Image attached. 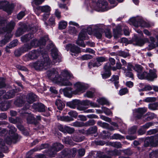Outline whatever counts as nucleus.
Returning a JSON list of instances; mask_svg holds the SVG:
<instances>
[{"instance_id": "f257e3e1", "label": "nucleus", "mask_w": 158, "mask_h": 158, "mask_svg": "<svg viewBox=\"0 0 158 158\" xmlns=\"http://www.w3.org/2000/svg\"><path fill=\"white\" fill-rule=\"evenodd\" d=\"M47 75L54 83L63 86H71L72 85L69 79L73 78V76L69 71L66 70H62L60 76L57 69L51 68L47 71Z\"/></svg>"}, {"instance_id": "f03ea898", "label": "nucleus", "mask_w": 158, "mask_h": 158, "mask_svg": "<svg viewBox=\"0 0 158 158\" xmlns=\"http://www.w3.org/2000/svg\"><path fill=\"white\" fill-rule=\"evenodd\" d=\"M73 90L72 88L66 87L63 89L64 95L68 97H72V94H79L85 92L89 88V85L83 82L77 81L73 84Z\"/></svg>"}, {"instance_id": "7ed1b4c3", "label": "nucleus", "mask_w": 158, "mask_h": 158, "mask_svg": "<svg viewBox=\"0 0 158 158\" xmlns=\"http://www.w3.org/2000/svg\"><path fill=\"white\" fill-rule=\"evenodd\" d=\"M45 40L43 38L41 39L40 41H38L36 39H34L31 41L30 46L29 45H25L23 47L16 50L14 52V54L16 56H19L21 55L22 52L30 49L32 47L41 46L45 45Z\"/></svg>"}, {"instance_id": "20e7f679", "label": "nucleus", "mask_w": 158, "mask_h": 158, "mask_svg": "<svg viewBox=\"0 0 158 158\" xmlns=\"http://www.w3.org/2000/svg\"><path fill=\"white\" fill-rule=\"evenodd\" d=\"M43 59L32 63V65L37 70H46L50 67L53 63L51 62L47 54L43 55Z\"/></svg>"}, {"instance_id": "39448f33", "label": "nucleus", "mask_w": 158, "mask_h": 158, "mask_svg": "<svg viewBox=\"0 0 158 158\" xmlns=\"http://www.w3.org/2000/svg\"><path fill=\"white\" fill-rule=\"evenodd\" d=\"M15 25V23L13 21H11L6 26V28H2V31L7 32L8 35H6L5 39L0 41V46H2L4 45L6 43L8 42L10 39L12 37V35L10 33L11 31L13 29Z\"/></svg>"}, {"instance_id": "423d86ee", "label": "nucleus", "mask_w": 158, "mask_h": 158, "mask_svg": "<svg viewBox=\"0 0 158 158\" xmlns=\"http://www.w3.org/2000/svg\"><path fill=\"white\" fill-rule=\"evenodd\" d=\"M81 28L82 29L79 34L78 39L76 41V44L80 46L85 47V45L83 40L87 38V32L89 27L86 26V27H85V26H81Z\"/></svg>"}, {"instance_id": "0eeeda50", "label": "nucleus", "mask_w": 158, "mask_h": 158, "mask_svg": "<svg viewBox=\"0 0 158 158\" xmlns=\"http://www.w3.org/2000/svg\"><path fill=\"white\" fill-rule=\"evenodd\" d=\"M130 24L137 27L139 26L143 27H149L150 25L140 17H133L130 19Z\"/></svg>"}, {"instance_id": "6e6552de", "label": "nucleus", "mask_w": 158, "mask_h": 158, "mask_svg": "<svg viewBox=\"0 0 158 158\" xmlns=\"http://www.w3.org/2000/svg\"><path fill=\"white\" fill-rule=\"evenodd\" d=\"M10 129L9 133L5 136V141L8 143L13 142L14 140H16L18 138V135L15 133L16 131V128L12 125H10L8 126Z\"/></svg>"}, {"instance_id": "1a4fd4ad", "label": "nucleus", "mask_w": 158, "mask_h": 158, "mask_svg": "<svg viewBox=\"0 0 158 158\" xmlns=\"http://www.w3.org/2000/svg\"><path fill=\"white\" fill-rule=\"evenodd\" d=\"M15 6L14 4H10L6 0H0V9L6 12L8 14L12 12Z\"/></svg>"}, {"instance_id": "9d476101", "label": "nucleus", "mask_w": 158, "mask_h": 158, "mask_svg": "<svg viewBox=\"0 0 158 158\" xmlns=\"http://www.w3.org/2000/svg\"><path fill=\"white\" fill-rule=\"evenodd\" d=\"M49 49H50L51 52V55L53 58V64L59 63L61 60V59L58 52V51L52 43H51Z\"/></svg>"}, {"instance_id": "9b49d317", "label": "nucleus", "mask_w": 158, "mask_h": 158, "mask_svg": "<svg viewBox=\"0 0 158 158\" xmlns=\"http://www.w3.org/2000/svg\"><path fill=\"white\" fill-rule=\"evenodd\" d=\"M110 9L107 2L105 0H98L94 7V9L97 11L101 12L106 11Z\"/></svg>"}, {"instance_id": "f8f14e48", "label": "nucleus", "mask_w": 158, "mask_h": 158, "mask_svg": "<svg viewBox=\"0 0 158 158\" xmlns=\"http://www.w3.org/2000/svg\"><path fill=\"white\" fill-rule=\"evenodd\" d=\"M20 91V89L15 88V89L9 91L4 95V91L3 90H0V101H2L3 99H8L13 98L16 92Z\"/></svg>"}, {"instance_id": "ddd939ff", "label": "nucleus", "mask_w": 158, "mask_h": 158, "mask_svg": "<svg viewBox=\"0 0 158 158\" xmlns=\"http://www.w3.org/2000/svg\"><path fill=\"white\" fill-rule=\"evenodd\" d=\"M65 48L67 51L70 50V53L73 56H77L81 52L80 48L74 44H69L66 45Z\"/></svg>"}, {"instance_id": "4468645a", "label": "nucleus", "mask_w": 158, "mask_h": 158, "mask_svg": "<svg viewBox=\"0 0 158 158\" xmlns=\"http://www.w3.org/2000/svg\"><path fill=\"white\" fill-rule=\"evenodd\" d=\"M40 54V52L39 50H32L23 56V60L25 61H27L30 59H36L39 56Z\"/></svg>"}, {"instance_id": "2eb2a0df", "label": "nucleus", "mask_w": 158, "mask_h": 158, "mask_svg": "<svg viewBox=\"0 0 158 158\" xmlns=\"http://www.w3.org/2000/svg\"><path fill=\"white\" fill-rule=\"evenodd\" d=\"M158 144V135L154 136L147 137L145 141V145L146 146L151 145L156 146Z\"/></svg>"}, {"instance_id": "dca6fc26", "label": "nucleus", "mask_w": 158, "mask_h": 158, "mask_svg": "<svg viewBox=\"0 0 158 158\" xmlns=\"http://www.w3.org/2000/svg\"><path fill=\"white\" fill-rule=\"evenodd\" d=\"M37 96L33 93L28 94L26 97L27 103H26L25 107L23 108L27 109H29L30 108L29 104H31L34 102L36 100Z\"/></svg>"}, {"instance_id": "f3484780", "label": "nucleus", "mask_w": 158, "mask_h": 158, "mask_svg": "<svg viewBox=\"0 0 158 158\" xmlns=\"http://www.w3.org/2000/svg\"><path fill=\"white\" fill-rule=\"evenodd\" d=\"M135 31L143 37L142 38H138L136 40V44L137 45L140 46H142L145 43L148 41V39L144 37L143 32L141 30H135Z\"/></svg>"}, {"instance_id": "a211bd4d", "label": "nucleus", "mask_w": 158, "mask_h": 158, "mask_svg": "<svg viewBox=\"0 0 158 158\" xmlns=\"http://www.w3.org/2000/svg\"><path fill=\"white\" fill-rule=\"evenodd\" d=\"M27 110L26 109L23 108L19 111V112L22 115H23V114H25V116L27 117V121L28 123H33L35 121V118L32 114H28L26 112V110Z\"/></svg>"}, {"instance_id": "6ab92c4d", "label": "nucleus", "mask_w": 158, "mask_h": 158, "mask_svg": "<svg viewBox=\"0 0 158 158\" xmlns=\"http://www.w3.org/2000/svg\"><path fill=\"white\" fill-rule=\"evenodd\" d=\"M80 105L82 106H78L77 109L80 111H83L84 112L88 113L89 112V110H86L88 108L89 105V101L88 100H85L81 101Z\"/></svg>"}, {"instance_id": "aec40b11", "label": "nucleus", "mask_w": 158, "mask_h": 158, "mask_svg": "<svg viewBox=\"0 0 158 158\" xmlns=\"http://www.w3.org/2000/svg\"><path fill=\"white\" fill-rule=\"evenodd\" d=\"M157 71L156 69H150L149 73H147V77L146 79L150 81H153L154 80L157 78V76L156 74Z\"/></svg>"}, {"instance_id": "412c9836", "label": "nucleus", "mask_w": 158, "mask_h": 158, "mask_svg": "<svg viewBox=\"0 0 158 158\" xmlns=\"http://www.w3.org/2000/svg\"><path fill=\"white\" fill-rule=\"evenodd\" d=\"M111 68V67L109 63H106L104 67L105 72L103 73L102 74L103 78H107L110 76L111 72L110 70Z\"/></svg>"}, {"instance_id": "4be33fe9", "label": "nucleus", "mask_w": 158, "mask_h": 158, "mask_svg": "<svg viewBox=\"0 0 158 158\" xmlns=\"http://www.w3.org/2000/svg\"><path fill=\"white\" fill-rule=\"evenodd\" d=\"M90 154L92 156L96 158H110L109 156H107L105 154L100 151L96 152H91ZM119 158H130L129 157H120Z\"/></svg>"}, {"instance_id": "5701e85b", "label": "nucleus", "mask_w": 158, "mask_h": 158, "mask_svg": "<svg viewBox=\"0 0 158 158\" xmlns=\"http://www.w3.org/2000/svg\"><path fill=\"white\" fill-rule=\"evenodd\" d=\"M147 111V109L146 108H139L134 110L133 112L134 115L138 119H140L142 115Z\"/></svg>"}, {"instance_id": "b1692460", "label": "nucleus", "mask_w": 158, "mask_h": 158, "mask_svg": "<svg viewBox=\"0 0 158 158\" xmlns=\"http://www.w3.org/2000/svg\"><path fill=\"white\" fill-rule=\"evenodd\" d=\"M32 108L39 112H44L45 110V106L41 103H34L32 106Z\"/></svg>"}, {"instance_id": "393cba45", "label": "nucleus", "mask_w": 158, "mask_h": 158, "mask_svg": "<svg viewBox=\"0 0 158 158\" xmlns=\"http://www.w3.org/2000/svg\"><path fill=\"white\" fill-rule=\"evenodd\" d=\"M63 148V146L59 143H54L52 148V150H53L54 152L52 154H50V156L52 157H53L56 152L59 151Z\"/></svg>"}, {"instance_id": "a878e982", "label": "nucleus", "mask_w": 158, "mask_h": 158, "mask_svg": "<svg viewBox=\"0 0 158 158\" xmlns=\"http://www.w3.org/2000/svg\"><path fill=\"white\" fill-rule=\"evenodd\" d=\"M81 101L78 100H74L67 103V105L72 108H75L77 106L80 105Z\"/></svg>"}, {"instance_id": "bb28decb", "label": "nucleus", "mask_w": 158, "mask_h": 158, "mask_svg": "<svg viewBox=\"0 0 158 158\" xmlns=\"http://www.w3.org/2000/svg\"><path fill=\"white\" fill-rule=\"evenodd\" d=\"M122 28L120 25H118L115 29L113 30L114 37L117 38L122 34Z\"/></svg>"}, {"instance_id": "cd10ccee", "label": "nucleus", "mask_w": 158, "mask_h": 158, "mask_svg": "<svg viewBox=\"0 0 158 158\" xmlns=\"http://www.w3.org/2000/svg\"><path fill=\"white\" fill-rule=\"evenodd\" d=\"M105 58L103 57H98L96 58L97 62L94 64H89V67L91 68L92 66L94 67L95 66L98 67L100 65V63L102 62L106 61Z\"/></svg>"}, {"instance_id": "c85d7f7f", "label": "nucleus", "mask_w": 158, "mask_h": 158, "mask_svg": "<svg viewBox=\"0 0 158 158\" xmlns=\"http://www.w3.org/2000/svg\"><path fill=\"white\" fill-rule=\"evenodd\" d=\"M60 130L64 133L67 132L69 134L72 133L75 131L73 128H71L67 126H65L64 127H62Z\"/></svg>"}, {"instance_id": "c756f323", "label": "nucleus", "mask_w": 158, "mask_h": 158, "mask_svg": "<svg viewBox=\"0 0 158 158\" xmlns=\"http://www.w3.org/2000/svg\"><path fill=\"white\" fill-rule=\"evenodd\" d=\"M39 10L45 13H49L51 10V7L48 5L40 6L38 7Z\"/></svg>"}, {"instance_id": "7c9ffc66", "label": "nucleus", "mask_w": 158, "mask_h": 158, "mask_svg": "<svg viewBox=\"0 0 158 158\" xmlns=\"http://www.w3.org/2000/svg\"><path fill=\"white\" fill-rule=\"evenodd\" d=\"M33 37L34 35L33 34H28L22 36L21 37V40L23 42H26L29 41Z\"/></svg>"}, {"instance_id": "2f4dec72", "label": "nucleus", "mask_w": 158, "mask_h": 158, "mask_svg": "<svg viewBox=\"0 0 158 158\" xmlns=\"http://www.w3.org/2000/svg\"><path fill=\"white\" fill-rule=\"evenodd\" d=\"M55 105L60 110H62L65 106L64 102L60 99H58L56 101Z\"/></svg>"}, {"instance_id": "473e14b6", "label": "nucleus", "mask_w": 158, "mask_h": 158, "mask_svg": "<svg viewBox=\"0 0 158 158\" xmlns=\"http://www.w3.org/2000/svg\"><path fill=\"white\" fill-rule=\"evenodd\" d=\"M118 79L119 77L118 75H114L110 80L114 84L116 89H118L119 87Z\"/></svg>"}, {"instance_id": "72a5a7b5", "label": "nucleus", "mask_w": 158, "mask_h": 158, "mask_svg": "<svg viewBox=\"0 0 158 158\" xmlns=\"http://www.w3.org/2000/svg\"><path fill=\"white\" fill-rule=\"evenodd\" d=\"M57 119L62 121L70 122L73 120V118L68 116H57Z\"/></svg>"}, {"instance_id": "f704fd0d", "label": "nucleus", "mask_w": 158, "mask_h": 158, "mask_svg": "<svg viewBox=\"0 0 158 158\" xmlns=\"http://www.w3.org/2000/svg\"><path fill=\"white\" fill-rule=\"evenodd\" d=\"M87 122L84 123L82 122H78L76 121L73 123L71 124V125L75 127H81L84 126H88L89 125V123Z\"/></svg>"}, {"instance_id": "c9c22d12", "label": "nucleus", "mask_w": 158, "mask_h": 158, "mask_svg": "<svg viewBox=\"0 0 158 158\" xmlns=\"http://www.w3.org/2000/svg\"><path fill=\"white\" fill-rule=\"evenodd\" d=\"M67 32L71 35L75 36L77 35V31L75 27L69 26L68 27Z\"/></svg>"}, {"instance_id": "e433bc0d", "label": "nucleus", "mask_w": 158, "mask_h": 158, "mask_svg": "<svg viewBox=\"0 0 158 158\" xmlns=\"http://www.w3.org/2000/svg\"><path fill=\"white\" fill-rule=\"evenodd\" d=\"M6 148L5 146V142L2 139H0V152H4V149ZM0 156L3 157V155L2 153L0 154Z\"/></svg>"}, {"instance_id": "4c0bfd02", "label": "nucleus", "mask_w": 158, "mask_h": 158, "mask_svg": "<svg viewBox=\"0 0 158 158\" xmlns=\"http://www.w3.org/2000/svg\"><path fill=\"white\" fill-rule=\"evenodd\" d=\"M67 22L64 20H61L59 23L58 27L59 29L62 30L65 29L67 26Z\"/></svg>"}, {"instance_id": "58836bf2", "label": "nucleus", "mask_w": 158, "mask_h": 158, "mask_svg": "<svg viewBox=\"0 0 158 158\" xmlns=\"http://www.w3.org/2000/svg\"><path fill=\"white\" fill-rule=\"evenodd\" d=\"M97 101L99 104L102 105H108L109 103L108 101L106 98H103L98 99Z\"/></svg>"}, {"instance_id": "ea45409f", "label": "nucleus", "mask_w": 158, "mask_h": 158, "mask_svg": "<svg viewBox=\"0 0 158 158\" xmlns=\"http://www.w3.org/2000/svg\"><path fill=\"white\" fill-rule=\"evenodd\" d=\"M138 78L140 79H146L147 73L145 71L141 72L137 74Z\"/></svg>"}, {"instance_id": "a19ab883", "label": "nucleus", "mask_w": 158, "mask_h": 158, "mask_svg": "<svg viewBox=\"0 0 158 158\" xmlns=\"http://www.w3.org/2000/svg\"><path fill=\"white\" fill-rule=\"evenodd\" d=\"M9 108V105L6 102L3 103H0V108L3 111H5L7 110Z\"/></svg>"}, {"instance_id": "79ce46f5", "label": "nucleus", "mask_w": 158, "mask_h": 158, "mask_svg": "<svg viewBox=\"0 0 158 158\" xmlns=\"http://www.w3.org/2000/svg\"><path fill=\"white\" fill-rule=\"evenodd\" d=\"M104 31L102 29H99L94 34L95 36L98 39L101 38L102 34L103 33Z\"/></svg>"}, {"instance_id": "37998d69", "label": "nucleus", "mask_w": 158, "mask_h": 158, "mask_svg": "<svg viewBox=\"0 0 158 158\" xmlns=\"http://www.w3.org/2000/svg\"><path fill=\"white\" fill-rule=\"evenodd\" d=\"M102 109L103 113H105L106 115H111V116L112 115V112L110 109L104 106H102Z\"/></svg>"}, {"instance_id": "c03bdc74", "label": "nucleus", "mask_w": 158, "mask_h": 158, "mask_svg": "<svg viewBox=\"0 0 158 158\" xmlns=\"http://www.w3.org/2000/svg\"><path fill=\"white\" fill-rule=\"evenodd\" d=\"M97 131V127L96 126H93L91 127L89 129V135L92 134H94V137L97 135L96 133Z\"/></svg>"}, {"instance_id": "a18cd8bd", "label": "nucleus", "mask_w": 158, "mask_h": 158, "mask_svg": "<svg viewBox=\"0 0 158 158\" xmlns=\"http://www.w3.org/2000/svg\"><path fill=\"white\" fill-rule=\"evenodd\" d=\"M45 0H32L31 5L33 7H35L36 5H38L42 4Z\"/></svg>"}, {"instance_id": "49530a36", "label": "nucleus", "mask_w": 158, "mask_h": 158, "mask_svg": "<svg viewBox=\"0 0 158 158\" xmlns=\"http://www.w3.org/2000/svg\"><path fill=\"white\" fill-rule=\"evenodd\" d=\"M26 10L21 11L17 15V18L18 20L21 19L27 14Z\"/></svg>"}, {"instance_id": "de8ad7c7", "label": "nucleus", "mask_w": 158, "mask_h": 158, "mask_svg": "<svg viewBox=\"0 0 158 158\" xmlns=\"http://www.w3.org/2000/svg\"><path fill=\"white\" fill-rule=\"evenodd\" d=\"M109 144L111 146L117 148H120L122 147V145L119 142H110Z\"/></svg>"}, {"instance_id": "09e8293b", "label": "nucleus", "mask_w": 158, "mask_h": 158, "mask_svg": "<svg viewBox=\"0 0 158 158\" xmlns=\"http://www.w3.org/2000/svg\"><path fill=\"white\" fill-rule=\"evenodd\" d=\"M149 40L151 41L152 44H150L149 46V50H151L155 47V45L154 43L155 42L154 38L152 36L149 37Z\"/></svg>"}, {"instance_id": "8fccbe9b", "label": "nucleus", "mask_w": 158, "mask_h": 158, "mask_svg": "<svg viewBox=\"0 0 158 158\" xmlns=\"http://www.w3.org/2000/svg\"><path fill=\"white\" fill-rule=\"evenodd\" d=\"M145 116H147L145 121H149L153 119L154 117V114L153 113L148 112Z\"/></svg>"}, {"instance_id": "3c124183", "label": "nucleus", "mask_w": 158, "mask_h": 158, "mask_svg": "<svg viewBox=\"0 0 158 158\" xmlns=\"http://www.w3.org/2000/svg\"><path fill=\"white\" fill-rule=\"evenodd\" d=\"M25 31V29H24L22 27L20 28L17 30L15 35L16 36H19L23 34L24 32Z\"/></svg>"}, {"instance_id": "603ef678", "label": "nucleus", "mask_w": 158, "mask_h": 158, "mask_svg": "<svg viewBox=\"0 0 158 158\" xmlns=\"http://www.w3.org/2000/svg\"><path fill=\"white\" fill-rule=\"evenodd\" d=\"M154 123L152 122H149L146 123L145 124L142 126V128L143 129L146 130L148 129L150 127L154 125Z\"/></svg>"}, {"instance_id": "864d4df0", "label": "nucleus", "mask_w": 158, "mask_h": 158, "mask_svg": "<svg viewBox=\"0 0 158 158\" xmlns=\"http://www.w3.org/2000/svg\"><path fill=\"white\" fill-rule=\"evenodd\" d=\"M134 70L137 72V73H140L143 71V67L140 65L136 64L134 68Z\"/></svg>"}, {"instance_id": "5fc2aeb1", "label": "nucleus", "mask_w": 158, "mask_h": 158, "mask_svg": "<svg viewBox=\"0 0 158 158\" xmlns=\"http://www.w3.org/2000/svg\"><path fill=\"white\" fill-rule=\"evenodd\" d=\"M158 106V104L157 103L150 104L148 105V107L149 109L152 110H156Z\"/></svg>"}, {"instance_id": "6e6d98bb", "label": "nucleus", "mask_w": 158, "mask_h": 158, "mask_svg": "<svg viewBox=\"0 0 158 158\" xmlns=\"http://www.w3.org/2000/svg\"><path fill=\"white\" fill-rule=\"evenodd\" d=\"M98 124L100 126L106 129H108L109 125L108 123H106L102 122V121H100L98 122Z\"/></svg>"}, {"instance_id": "4d7b16f0", "label": "nucleus", "mask_w": 158, "mask_h": 158, "mask_svg": "<svg viewBox=\"0 0 158 158\" xmlns=\"http://www.w3.org/2000/svg\"><path fill=\"white\" fill-rule=\"evenodd\" d=\"M24 102L22 99H17L15 102V104L18 106H21Z\"/></svg>"}, {"instance_id": "13d9d810", "label": "nucleus", "mask_w": 158, "mask_h": 158, "mask_svg": "<svg viewBox=\"0 0 158 158\" xmlns=\"http://www.w3.org/2000/svg\"><path fill=\"white\" fill-rule=\"evenodd\" d=\"M128 92V90L127 88H124L121 89L119 91V94L120 95H124Z\"/></svg>"}, {"instance_id": "bf43d9fd", "label": "nucleus", "mask_w": 158, "mask_h": 158, "mask_svg": "<svg viewBox=\"0 0 158 158\" xmlns=\"http://www.w3.org/2000/svg\"><path fill=\"white\" fill-rule=\"evenodd\" d=\"M156 100V98L154 97H148L143 100V101L146 102H155Z\"/></svg>"}, {"instance_id": "052dcab7", "label": "nucleus", "mask_w": 158, "mask_h": 158, "mask_svg": "<svg viewBox=\"0 0 158 158\" xmlns=\"http://www.w3.org/2000/svg\"><path fill=\"white\" fill-rule=\"evenodd\" d=\"M49 24L52 26H54L55 24V18L54 17H51L48 20Z\"/></svg>"}, {"instance_id": "680f3d73", "label": "nucleus", "mask_w": 158, "mask_h": 158, "mask_svg": "<svg viewBox=\"0 0 158 158\" xmlns=\"http://www.w3.org/2000/svg\"><path fill=\"white\" fill-rule=\"evenodd\" d=\"M96 95V92L94 89L91 88L89 89V98L94 97Z\"/></svg>"}, {"instance_id": "e2e57ef3", "label": "nucleus", "mask_w": 158, "mask_h": 158, "mask_svg": "<svg viewBox=\"0 0 158 158\" xmlns=\"http://www.w3.org/2000/svg\"><path fill=\"white\" fill-rule=\"evenodd\" d=\"M113 139H120L123 138V137L118 134H114L112 136Z\"/></svg>"}, {"instance_id": "0e129e2a", "label": "nucleus", "mask_w": 158, "mask_h": 158, "mask_svg": "<svg viewBox=\"0 0 158 158\" xmlns=\"http://www.w3.org/2000/svg\"><path fill=\"white\" fill-rule=\"evenodd\" d=\"M73 140L75 142H79L82 141L83 139V137H80L76 136H74L72 138Z\"/></svg>"}, {"instance_id": "69168bd1", "label": "nucleus", "mask_w": 158, "mask_h": 158, "mask_svg": "<svg viewBox=\"0 0 158 158\" xmlns=\"http://www.w3.org/2000/svg\"><path fill=\"white\" fill-rule=\"evenodd\" d=\"M54 14L58 19H60L61 18V12L58 9L55 10Z\"/></svg>"}, {"instance_id": "338daca9", "label": "nucleus", "mask_w": 158, "mask_h": 158, "mask_svg": "<svg viewBox=\"0 0 158 158\" xmlns=\"http://www.w3.org/2000/svg\"><path fill=\"white\" fill-rule=\"evenodd\" d=\"M18 43V40H15L11 42L9 45L10 48H13L17 45Z\"/></svg>"}, {"instance_id": "774afa93", "label": "nucleus", "mask_w": 158, "mask_h": 158, "mask_svg": "<svg viewBox=\"0 0 158 158\" xmlns=\"http://www.w3.org/2000/svg\"><path fill=\"white\" fill-rule=\"evenodd\" d=\"M150 157L153 156V157H155L156 158H158V150L153 151L150 153Z\"/></svg>"}]
</instances>
